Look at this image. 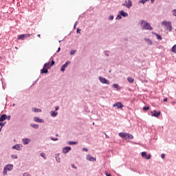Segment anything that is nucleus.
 Listing matches in <instances>:
<instances>
[{
	"label": "nucleus",
	"mask_w": 176,
	"mask_h": 176,
	"mask_svg": "<svg viewBox=\"0 0 176 176\" xmlns=\"http://www.w3.org/2000/svg\"><path fill=\"white\" fill-rule=\"evenodd\" d=\"M34 122H36L37 123H43V120H42L38 117H34Z\"/></svg>",
	"instance_id": "16"
},
{
	"label": "nucleus",
	"mask_w": 176,
	"mask_h": 176,
	"mask_svg": "<svg viewBox=\"0 0 176 176\" xmlns=\"http://www.w3.org/2000/svg\"><path fill=\"white\" fill-rule=\"evenodd\" d=\"M127 80L129 83H133L134 82V78H131V77H128L127 78Z\"/></svg>",
	"instance_id": "22"
},
{
	"label": "nucleus",
	"mask_w": 176,
	"mask_h": 176,
	"mask_svg": "<svg viewBox=\"0 0 176 176\" xmlns=\"http://www.w3.org/2000/svg\"><path fill=\"white\" fill-rule=\"evenodd\" d=\"M37 36H38V38H41V34H38Z\"/></svg>",
	"instance_id": "50"
},
{
	"label": "nucleus",
	"mask_w": 176,
	"mask_h": 176,
	"mask_svg": "<svg viewBox=\"0 0 176 176\" xmlns=\"http://www.w3.org/2000/svg\"><path fill=\"white\" fill-rule=\"evenodd\" d=\"M6 119L8 120H10V116H6Z\"/></svg>",
	"instance_id": "42"
},
{
	"label": "nucleus",
	"mask_w": 176,
	"mask_h": 176,
	"mask_svg": "<svg viewBox=\"0 0 176 176\" xmlns=\"http://www.w3.org/2000/svg\"><path fill=\"white\" fill-rule=\"evenodd\" d=\"M87 160H89V162H96V158L90 156V155H87Z\"/></svg>",
	"instance_id": "20"
},
{
	"label": "nucleus",
	"mask_w": 176,
	"mask_h": 176,
	"mask_svg": "<svg viewBox=\"0 0 176 176\" xmlns=\"http://www.w3.org/2000/svg\"><path fill=\"white\" fill-rule=\"evenodd\" d=\"M120 19H122V15H118L116 20H120Z\"/></svg>",
	"instance_id": "33"
},
{
	"label": "nucleus",
	"mask_w": 176,
	"mask_h": 176,
	"mask_svg": "<svg viewBox=\"0 0 176 176\" xmlns=\"http://www.w3.org/2000/svg\"><path fill=\"white\" fill-rule=\"evenodd\" d=\"M34 112H42V110H41L39 109L34 108Z\"/></svg>",
	"instance_id": "29"
},
{
	"label": "nucleus",
	"mask_w": 176,
	"mask_h": 176,
	"mask_svg": "<svg viewBox=\"0 0 176 176\" xmlns=\"http://www.w3.org/2000/svg\"><path fill=\"white\" fill-rule=\"evenodd\" d=\"M58 113H56L54 111H52V114L51 116H53L54 118H56V116H57Z\"/></svg>",
	"instance_id": "25"
},
{
	"label": "nucleus",
	"mask_w": 176,
	"mask_h": 176,
	"mask_svg": "<svg viewBox=\"0 0 176 176\" xmlns=\"http://www.w3.org/2000/svg\"><path fill=\"white\" fill-rule=\"evenodd\" d=\"M144 41H146V42H147L148 45H152V41H151L148 38H144Z\"/></svg>",
	"instance_id": "24"
},
{
	"label": "nucleus",
	"mask_w": 176,
	"mask_h": 176,
	"mask_svg": "<svg viewBox=\"0 0 176 176\" xmlns=\"http://www.w3.org/2000/svg\"><path fill=\"white\" fill-rule=\"evenodd\" d=\"M48 69H46V67H43V68L41 69V74H47L49 71H47Z\"/></svg>",
	"instance_id": "21"
},
{
	"label": "nucleus",
	"mask_w": 176,
	"mask_h": 176,
	"mask_svg": "<svg viewBox=\"0 0 176 176\" xmlns=\"http://www.w3.org/2000/svg\"><path fill=\"white\" fill-rule=\"evenodd\" d=\"M171 52H173V53H176V45H175L171 50Z\"/></svg>",
	"instance_id": "26"
},
{
	"label": "nucleus",
	"mask_w": 176,
	"mask_h": 176,
	"mask_svg": "<svg viewBox=\"0 0 176 176\" xmlns=\"http://www.w3.org/2000/svg\"><path fill=\"white\" fill-rule=\"evenodd\" d=\"M106 138H109V137H108L107 135H106Z\"/></svg>",
	"instance_id": "51"
},
{
	"label": "nucleus",
	"mask_w": 176,
	"mask_h": 176,
	"mask_svg": "<svg viewBox=\"0 0 176 176\" xmlns=\"http://www.w3.org/2000/svg\"><path fill=\"white\" fill-rule=\"evenodd\" d=\"M99 80L103 85H109V80H107L104 77L99 76Z\"/></svg>",
	"instance_id": "8"
},
{
	"label": "nucleus",
	"mask_w": 176,
	"mask_h": 176,
	"mask_svg": "<svg viewBox=\"0 0 176 176\" xmlns=\"http://www.w3.org/2000/svg\"><path fill=\"white\" fill-rule=\"evenodd\" d=\"M30 36H31V34H20L18 37L17 39L21 40V41H24V39H25V38H30Z\"/></svg>",
	"instance_id": "5"
},
{
	"label": "nucleus",
	"mask_w": 176,
	"mask_h": 176,
	"mask_svg": "<svg viewBox=\"0 0 176 176\" xmlns=\"http://www.w3.org/2000/svg\"><path fill=\"white\" fill-rule=\"evenodd\" d=\"M23 176H31V175H29L28 173H23Z\"/></svg>",
	"instance_id": "39"
},
{
	"label": "nucleus",
	"mask_w": 176,
	"mask_h": 176,
	"mask_svg": "<svg viewBox=\"0 0 176 176\" xmlns=\"http://www.w3.org/2000/svg\"><path fill=\"white\" fill-rule=\"evenodd\" d=\"M72 168H75L76 170V168H78V167H76V166H75V164H72Z\"/></svg>",
	"instance_id": "37"
},
{
	"label": "nucleus",
	"mask_w": 176,
	"mask_h": 176,
	"mask_svg": "<svg viewBox=\"0 0 176 176\" xmlns=\"http://www.w3.org/2000/svg\"><path fill=\"white\" fill-rule=\"evenodd\" d=\"M60 50H61V48L58 47L57 53H58V52H60Z\"/></svg>",
	"instance_id": "48"
},
{
	"label": "nucleus",
	"mask_w": 176,
	"mask_h": 176,
	"mask_svg": "<svg viewBox=\"0 0 176 176\" xmlns=\"http://www.w3.org/2000/svg\"><path fill=\"white\" fill-rule=\"evenodd\" d=\"M79 32H80V30L78 29L77 30V34H79Z\"/></svg>",
	"instance_id": "46"
},
{
	"label": "nucleus",
	"mask_w": 176,
	"mask_h": 176,
	"mask_svg": "<svg viewBox=\"0 0 176 176\" xmlns=\"http://www.w3.org/2000/svg\"><path fill=\"white\" fill-rule=\"evenodd\" d=\"M173 14L176 16V10H173Z\"/></svg>",
	"instance_id": "38"
},
{
	"label": "nucleus",
	"mask_w": 176,
	"mask_h": 176,
	"mask_svg": "<svg viewBox=\"0 0 176 176\" xmlns=\"http://www.w3.org/2000/svg\"><path fill=\"white\" fill-rule=\"evenodd\" d=\"M155 2V0H151V3H153Z\"/></svg>",
	"instance_id": "49"
},
{
	"label": "nucleus",
	"mask_w": 176,
	"mask_h": 176,
	"mask_svg": "<svg viewBox=\"0 0 176 176\" xmlns=\"http://www.w3.org/2000/svg\"><path fill=\"white\" fill-rule=\"evenodd\" d=\"M149 1V0H146V1Z\"/></svg>",
	"instance_id": "53"
},
{
	"label": "nucleus",
	"mask_w": 176,
	"mask_h": 176,
	"mask_svg": "<svg viewBox=\"0 0 176 176\" xmlns=\"http://www.w3.org/2000/svg\"><path fill=\"white\" fill-rule=\"evenodd\" d=\"M12 149H16V151H21V145L16 144L12 146Z\"/></svg>",
	"instance_id": "17"
},
{
	"label": "nucleus",
	"mask_w": 176,
	"mask_h": 176,
	"mask_svg": "<svg viewBox=\"0 0 176 176\" xmlns=\"http://www.w3.org/2000/svg\"><path fill=\"white\" fill-rule=\"evenodd\" d=\"M113 108H118V109H122L123 108V107H124L123 105V104L120 102H118L115 104H113Z\"/></svg>",
	"instance_id": "7"
},
{
	"label": "nucleus",
	"mask_w": 176,
	"mask_h": 176,
	"mask_svg": "<svg viewBox=\"0 0 176 176\" xmlns=\"http://www.w3.org/2000/svg\"><path fill=\"white\" fill-rule=\"evenodd\" d=\"M109 20H113V16H111L109 17Z\"/></svg>",
	"instance_id": "44"
},
{
	"label": "nucleus",
	"mask_w": 176,
	"mask_h": 176,
	"mask_svg": "<svg viewBox=\"0 0 176 176\" xmlns=\"http://www.w3.org/2000/svg\"><path fill=\"white\" fill-rule=\"evenodd\" d=\"M6 174H8V170L6 168H3V175H6Z\"/></svg>",
	"instance_id": "27"
},
{
	"label": "nucleus",
	"mask_w": 176,
	"mask_h": 176,
	"mask_svg": "<svg viewBox=\"0 0 176 176\" xmlns=\"http://www.w3.org/2000/svg\"><path fill=\"white\" fill-rule=\"evenodd\" d=\"M31 127H34V129H38L39 125L36 124H30Z\"/></svg>",
	"instance_id": "23"
},
{
	"label": "nucleus",
	"mask_w": 176,
	"mask_h": 176,
	"mask_svg": "<svg viewBox=\"0 0 176 176\" xmlns=\"http://www.w3.org/2000/svg\"><path fill=\"white\" fill-rule=\"evenodd\" d=\"M54 64V60H52L50 64V62H48L47 63L44 64V68H46L47 69H49L50 67H53V65Z\"/></svg>",
	"instance_id": "9"
},
{
	"label": "nucleus",
	"mask_w": 176,
	"mask_h": 176,
	"mask_svg": "<svg viewBox=\"0 0 176 176\" xmlns=\"http://www.w3.org/2000/svg\"><path fill=\"white\" fill-rule=\"evenodd\" d=\"M142 157L146 159V160H149V159L151 157V154L147 155L146 152H142Z\"/></svg>",
	"instance_id": "10"
},
{
	"label": "nucleus",
	"mask_w": 176,
	"mask_h": 176,
	"mask_svg": "<svg viewBox=\"0 0 176 176\" xmlns=\"http://www.w3.org/2000/svg\"><path fill=\"white\" fill-rule=\"evenodd\" d=\"M163 101H164V102H167V98H164V99L163 100Z\"/></svg>",
	"instance_id": "45"
},
{
	"label": "nucleus",
	"mask_w": 176,
	"mask_h": 176,
	"mask_svg": "<svg viewBox=\"0 0 176 176\" xmlns=\"http://www.w3.org/2000/svg\"><path fill=\"white\" fill-rule=\"evenodd\" d=\"M41 156L42 157H43L44 159H46V156L45 155V153H41Z\"/></svg>",
	"instance_id": "34"
},
{
	"label": "nucleus",
	"mask_w": 176,
	"mask_h": 176,
	"mask_svg": "<svg viewBox=\"0 0 176 176\" xmlns=\"http://www.w3.org/2000/svg\"><path fill=\"white\" fill-rule=\"evenodd\" d=\"M162 25L164 27H166L167 31H169V32H171L173 31V25L170 21H163L162 22Z\"/></svg>",
	"instance_id": "1"
},
{
	"label": "nucleus",
	"mask_w": 176,
	"mask_h": 176,
	"mask_svg": "<svg viewBox=\"0 0 176 176\" xmlns=\"http://www.w3.org/2000/svg\"><path fill=\"white\" fill-rule=\"evenodd\" d=\"M122 6H126L128 9H130L131 6H133V3L131 2V0L126 1L124 3L122 4Z\"/></svg>",
	"instance_id": "6"
},
{
	"label": "nucleus",
	"mask_w": 176,
	"mask_h": 176,
	"mask_svg": "<svg viewBox=\"0 0 176 176\" xmlns=\"http://www.w3.org/2000/svg\"><path fill=\"white\" fill-rule=\"evenodd\" d=\"M75 53H76V50H73L70 52V55L71 56H74V54H75Z\"/></svg>",
	"instance_id": "31"
},
{
	"label": "nucleus",
	"mask_w": 176,
	"mask_h": 176,
	"mask_svg": "<svg viewBox=\"0 0 176 176\" xmlns=\"http://www.w3.org/2000/svg\"><path fill=\"white\" fill-rule=\"evenodd\" d=\"M22 142L23 145H28V143L31 142V140L28 138H24L22 140Z\"/></svg>",
	"instance_id": "14"
},
{
	"label": "nucleus",
	"mask_w": 176,
	"mask_h": 176,
	"mask_svg": "<svg viewBox=\"0 0 176 176\" xmlns=\"http://www.w3.org/2000/svg\"><path fill=\"white\" fill-rule=\"evenodd\" d=\"M70 150H71V146H66V147L63 148V153H68V152H69Z\"/></svg>",
	"instance_id": "15"
},
{
	"label": "nucleus",
	"mask_w": 176,
	"mask_h": 176,
	"mask_svg": "<svg viewBox=\"0 0 176 176\" xmlns=\"http://www.w3.org/2000/svg\"><path fill=\"white\" fill-rule=\"evenodd\" d=\"M58 108H59L58 107H55L56 111H58Z\"/></svg>",
	"instance_id": "47"
},
{
	"label": "nucleus",
	"mask_w": 176,
	"mask_h": 176,
	"mask_svg": "<svg viewBox=\"0 0 176 176\" xmlns=\"http://www.w3.org/2000/svg\"><path fill=\"white\" fill-rule=\"evenodd\" d=\"M56 137H58V135H56Z\"/></svg>",
	"instance_id": "52"
},
{
	"label": "nucleus",
	"mask_w": 176,
	"mask_h": 176,
	"mask_svg": "<svg viewBox=\"0 0 176 176\" xmlns=\"http://www.w3.org/2000/svg\"><path fill=\"white\" fill-rule=\"evenodd\" d=\"M149 107H143V111H148Z\"/></svg>",
	"instance_id": "32"
},
{
	"label": "nucleus",
	"mask_w": 176,
	"mask_h": 176,
	"mask_svg": "<svg viewBox=\"0 0 176 176\" xmlns=\"http://www.w3.org/2000/svg\"><path fill=\"white\" fill-rule=\"evenodd\" d=\"M69 145H76L78 144V142H69Z\"/></svg>",
	"instance_id": "30"
},
{
	"label": "nucleus",
	"mask_w": 176,
	"mask_h": 176,
	"mask_svg": "<svg viewBox=\"0 0 176 176\" xmlns=\"http://www.w3.org/2000/svg\"><path fill=\"white\" fill-rule=\"evenodd\" d=\"M118 135L119 137H121V138H123L124 140H133V138H134L133 135L126 133H118Z\"/></svg>",
	"instance_id": "2"
},
{
	"label": "nucleus",
	"mask_w": 176,
	"mask_h": 176,
	"mask_svg": "<svg viewBox=\"0 0 176 176\" xmlns=\"http://www.w3.org/2000/svg\"><path fill=\"white\" fill-rule=\"evenodd\" d=\"M141 25L142 27V30H150L152 31L153 28L147 22H145L144 21H141Z\"/></svg>",
	"instance_id": "3"
},
{
	"label": "nucleus",
	"mask_w": 176,
	"mask_h": 176,
	"mask_svg": "<svg viewBox=\"0 0 176 176\" xmlns=\"http://www.w3.org/2000/svg\"><path fill=\"white\" fill-rule=\"evenodd\" d=\"M51 140L52 141H58V138H51Z\"/></svg>",
	"instance_id": "36"
},
{
	"label": "nucleus",
	"mask_w": 176,
	"mask_h": 176,
	"mask_svg": "<svg viewBox=\"0 0 176 176\" xmlns=\"http://www.w3.org/2000/svg\"><path fill=\"white\" fill-rule=\"evenodd\" d=\"M11 157H12V159H17V155H11Z\"/></svg>",
	"instance_id": "35"
},
{
	"label": "nucleus",
	"mask_w": 176,
	"mask_h": 176,
	"mask_svg": "<svg viewBox=\"0 0 176 176\" xmlns=\"http://www.w3.org/2000/svg\"><path fill=\"white\" fill-rule=\"evenodd\" d=\"M145 2H147L146 0H141L140 1L141 3H145Z\"/></svg>",
	"instance_id": "40"
},
{
	"label": "nucleus",
	"mask_w": 176,
	"mask_h": 176,
	"mask_svg": "<svg viewBox=\"0 0 176 176\" xmlns=\"http://www.w3.org/2000/svg\"><path fill=\"white\" fill-rule=\"evenodd\" d=\"M119 14L122 16V17H127V16H129V14H127L126 12H123V10L120 11Z\"/></svg>",
	"instance_id": "18"
},
{
	"label": "nucleus",
	"mask_w": 176,
	"mask_h": 176,
	"mask_svg": "<svg viewBox=\"0 0 176 176\" xmlns=\"http://www.w3.org/2000/svg\"><path fill=\"white\" fill-rule=\"evenodd\" d=\"M69 64H71V61H67V62H66V63L60 67V71H62V72H64V71H65V68H67V67H68V65H69Z\"/></svg>",
	"instance_id": "12"
},
{
	"label": "nucleus",
	"mask_w": 176,
	"mask_h": 176,
	"mask_svg": "<svg viewBox=\"0 0 176 176\" xmlns=\"http://www.w3.org/2000/svg\"><path fill=\"white\" fill-rule=\"evenodd\" d=\"M113 89H116L118 90V91L122 90V87H120L119 86V85H118V84H113Z\"/></svg>",
	"instance_id": "19"
},
{
	"label": "nucleus",
	"mask_w": 176,
	"mask_h": 176,
	"mask_svg": "<svg viewBox=\"0 0 176 176\" xmlns=\"http://www.w3.org/2000/svg\"><path fill=\"white\" fill-rule=\"evenodd\" d=\"M155 36L160 39V41H162V39H163V38H162V36L157 34H155Z\"/></svg>",
	"instance_id": "28"
},
{
	"label": "nucleus",
	"mask_w": 176,
	"mask_h": 176,
	"mask_svg": "<svg viewBox=\"0 0 176 176\" xmlns=\"http://www.w3.org/2000/svg\"><path fill=\"white\" fill-rule=\"evenodd\" d=\"M4 120H6V114H3L0 117V126H1V127H3V126H5V123H3Z\"/></svg>",
	"instance_id": "4"
},
{
	"label": "nucleus",
	"mask_w": 176,
	"mask_h": 176,
	"mask_svg": "<svg viewBox=\"0 0 176 176\" xmlns=\"http://www.w3.org/2000/svg\"><path fill=\"white\" fill-rule=\"evenodd\" d=\"M160 111H156V110H154L153 111L151 112V114L152 116H154V118H159V116H160Z\"/></svg>",
	"instance_id": "11"
},
{
	"label": "nucleus",
	"mask_w": 176,
	"mask_h": 176,
	"mask_svg": "<svg viewBox=\"0 0 176 176\" xmlns=\"http://www.w3.org/2000/svg\"><path fill=\"white\" fill-rule=\"evenodd\" d=\"M4 168L6 169L7 171H12L13 170V165L8 164Z\"/></svg>",
	"instance_id": "13"
},
{
	"label": "nucleus",
	"mask_w": 176,
	"mask_h": 176,
	"mask_svg": "<svg viewBox=\"0 0 176 176\" xmlns=\"http://www.w3.org/2000/svg\"><path fill=\"white\" fill-rule=\"evenodd\" d=\"M82 151H84L85 152H87V148H82Z\"/></svg>",
	"instance_id": "43"
},
{
	"label": "nucleus",
	"mask_w": 176,
	"mask_h": 176,
	"mask_svg": "<svg viewBox=\"0 0 176 176\" xmlns=\"http://www.w3.org/2000/svg\"><path fill=\"white\" fill-rule=\"evenodd\" d=\"M161 157L162 159H164V157H166V155L164 154H162Z\"/></svg>",
	"instance_id": "41"
}]
</instances>
